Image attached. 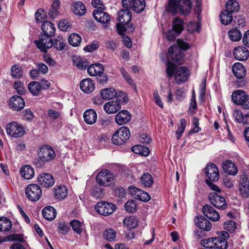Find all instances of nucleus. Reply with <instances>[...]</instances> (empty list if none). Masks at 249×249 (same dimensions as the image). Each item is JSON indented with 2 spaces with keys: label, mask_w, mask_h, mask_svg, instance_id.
Returning a JSON list of instances; mask_svg holds the SVG:
<instances>
[{
  "label": "nucleus",
  "mask_w": 249,
  "mask_h": 249,
  "mask_svg": "<svg viewBox=\"0 0 249 249\" xmlns=\"http://www.w3.org/2000/svg\"><path fill=\"white\" fill-rule=\"evenodd\" d=\"M131 18V13L128 9H122L118 12V20L119 23L116 25L119 34L123 35L127 29L130 32L134 30L132 25L129 24Z\"/></svg>",
  "instance_id": "obj_2"
},
{
  "label": "nucleus",
  "mask_w": 249,
  "mask_h": 249,
  "mask_svg": "<svg viewBox=\"0 0 249 249\" xmlns=\"http://www.w3.org/2000/svg\"><path fill=\"white\" fill-rule=\"evenodd\" d=\"M228 247V242L222 237H215L214 248L218 249H226Z\"/></svg>",
  "instance_id": "obj_46"
},
{
  "label": "nucleus",
  "mask_w": 249,
  "mask_h": 249,
  "mask_svg": "<svg viewBox=\"0 0 249 249\" xmlns=\"http://www.w3.org/2000/svg\"><path fill=\"white\" fill-rule=\"evenodd\" d=\"M121 108L120 101H110L106 103L104 109L108 114H113L118 112Z\"/></svg>",
  "instance_id": "obj_18"
},
{
  "label": "nucleus",
  "mask_w": 249,
  "mask_h": 249,
  "mask_svg": "<svg viewBox=\"0 0 249 249\" xmlns=\"http://www.w3.org/2000/svg\"><path fill=\"white\" fill-rule=\"evenodd\" d=\"M28 88L30 92L34 96L39 95L41 91V85L38 82H31L28 84Z\"/></svg>",
  "instance_id": "obj_38"
},
{
  "label": "nucleus",
  "mask_w": 249,
  "mask_h": 249,
  "mask_svg": "<svg viewBox=\"0 0 249 249\" xmlns=\"http://www.w3.org/2000/svg\"><path fill=\"white\" fill-rule=\"evenodd\" d=\"M59 0H53L51 5V9L50 10L49 14L50 17L54 18L57 15V10L59 8Z\"/></svg>",
  "instance_id": "obj_51"
},
{
  "label": "nucleus",
  "mask_w": 249,
  "mask_h": 249,
  "mask_svg": "<svg viewBox=\"0 0 249 249\" xmlns=\"http://www.w3.org/2000/svg\"><path fill=\"white\" fill-rule=\"evenodd\" d=\"M21 176L26 179H30L34 176V170L30 165H25L20 169Z\"/></svg>",
  "instance_id": "obj_35"
},
{
  "label": "nucleus",
  "mask_w": 249,
  "mask_h": 249,
  "mask_svg": "<svg viewBox=\"0 0 249 249\" xmlns=\"http://www.w3.org/2000/svg\"><path fill=\"white\" fill-rule=\"evenodd\" d=\"M37 181L41 186L45 188L52 187L54 182L53 176L49 173H42L39 175Z\"/></svg>",
  "instance_id": "obj_14"
},
{
  "label": "nucleus",
  "mask_w": 249,
  "mask_h": 249,
  "mask_svg": "<svg viewBox=\"0 0 249 249\" xmlns=\"http://www.w3.org/2000/svg\"><path fill=\"white\" fill-rule=\"evenodd\" d=\"M42 213L43 217L47 220L52 221L54 219L56 215L55 210L51 206L44 208Z\"/></svg>",
  "instance_id": "obj_33"
},
{
  "label": "nucleus",
  "mask_w": 249,
  "mask_h": 249,
  "mask_svg": "<svg viewBox=\"0 0 249 249\" xmlns=\"http://www.w3.org/2000/svg\"><path fill=\"white\" fill-rule=\"evenodd\" d=\"M73 63L74 65L81 70L86 68L89 65L86 60L79 57H77L73 59Z\"/></svg>",
  "instance_id": "obj_55"
},
{
  "label": "nucleus",
  "mask_w": 249,
  "mask_h": 249,
  "mask_svg": "<svg viewBox=\"0 0 249 249\" xmlns=\"http://www.w3.org/2000/svg\"><path fill=\"white\" fill-rule=\"evenodd\" d=\"M130 137V131L128 128L125 126L121 127L117 130L112 137V141L116 145H121L124 143Z\"/></svg>",
  "instance_id": "obj_6"
},
{
  "label": "nucleus",
  "mask_w": 249,
  "mask_h": 249,
  "mask_svg": "<svg viewBox=\"0 0 249 249\" xmlns=\"http://www.w3.org/2000/svg\"><path fill=\"white\" fill-rule=\"evenodd\" d=\"M239 193L243 198L249 197V180L246 175L242 176L239 186Z\"/></svg>",
  "instance_id": "obj_16"
},
{
  "label": "nucleus",
  "mask_w": 249,
  "mask_h": 249,
  "mask_svg": "<svg viewBox=\"0 0 249 249\" xmlns=\"http://www.w3.org/2000/svg\"><path fill=\"white\" fill-rule=\"evenodd\" d=\"M41 29L44 33L43 35L51 37L54 35L55 32L54 24L49 21H45L42 23Z\"/></svg>",
  "instance_id": "obj_29"
},
{
  "label": "nucleus",
  "mask_w": 249,
  "mask_h": 249,
  "mask_svg": "<svg viewBox=\"0 0 249 249\" xmlns=\"http://www.w3.org/2000/svg\"><path fill=\"white\" fill-rule=\"evenodd\" d=\"M12 227L11 221L7 217H0V231H9Z\"/></svg>",
  "instance_id": "obj_42"
},
{
  "label": "nucleus",
  "mask_w": 249,
  "mask_h": 249,
  "mask_svg": "<svg viewBox=\"0 0 249 249\" xmlns=\"http://www.w3.org/2000/svg\"><path fill=\"white\" fill-rule=\"evenodd\" d=\"M221 22L224 25L229 24L232 20V14L226 9L221 12L219 16Z\"/></svg>",
  "instance_id": "obj_40"
},
{
  "label": "nucleus",
  "mask_w": 249,
  "mask_h": 249,
  "mask_svg": "<svg viewBox=\"0 0 249 249\" xmlns=\"http://www.w3.org/2000/svg\"><path fill=\"white\" fill-rule=\"evenodd\" d=\"M206 175L208 177L207 180H212L213 182L217 181L219 178V173L217 166L213 163L210 162L204 168Z\"/></svg>",
  "instance_id": "obj_12"
},
{
  "label": "nucleus",
  "mask_w": 249,
  "mask_h": 249,
  "mask_svg": "<svg viewBox=\"0 0 249 249\" xmlns=\"http://www.w3.org/2000/svg\"><path fill=\"white\" fill-rule=\"evenodd\" d=\"M209 199L211 204L218 209L224 210L227 207L225 198L216 193H210Z\"/></svg>",
  "instance_id": "obj_10"
},
{
  "label": "nucleus",
  "mask_w": 249,
  "mask_h": 249,
  "mask_svg": "<svg viewBox=\"0 0 249 249\" xmlns=\"http://www.w3.org/2000/svg\"><path fill=\"white\" fill-rule=\"evenodd\" d=\"M100 93L102 98L105 100L112 99L117 94L115 89L113 88L103 89L101 91Z\"/></svg>",
  "instance_id": "obj_34"
},
{
  "label": "nucleus",
  "mask_w": 249,
  "mask_h": 249,
  "mask_svg": "<svg viewBox=\"0 0 249 249\" xmlns=\"http://www.w3.org/2000/svg\"><path fill=\"white\" fill-rule=\"evenodd\" d=\"M25 194L29 199L36 201L40 198L42 195V190L39 185L36 184H31L26 187Z\"/></svg>",
  "instance_id": "obj_7"
},
{
  "label": "nucleus",
  "mask_w": 249,
  "mask_h": 249,
  "mask_svg": "<svg viewBox=\"0 0 249 249\" xmlns=\"http://www.w3.org/2000/svg\"><path fill=\"white\" fill-rule=\"evenodd\" d=\"M191 8L190 0H169L168 10L173 14L180 13L186 15L190 13Z\"/></svg>",
  "instance_id": "obj_3"
},
{
  "label": "nucleus",
  "mask_w": 249,
  "mask_h": 249,
  "mask_svg": "<svg viewBox=\"0 0 249 249\" xmlns=\"http://www.w3.org/2000/svg\"><path fill=\"white\" fill-rule=\"evenodd\" d=\"M145 7L144 0H134L132 9L138 13L143 11Z\"/></svg>",
  "instance_id": "obj_45"
},
{
  "label": "nucleus",
  "mask_w": 249,
  "mask_h": 249,
  "mask_svg": "<svg viewBox=\"0 0 249 249\" xmlns=\"http://www.w3.org/2000/svg\"><path fill=\"white\" fill-rule=\"evenodd\" d=\"M229 37L232 41H238L242 37L241 32L237 28H232L228 32Z\"/></svg>",
  "instance_id": "obj_44"
},
{
  "label": "nucleus",
  "mask_w": 249,
  "mask_h": 249,
  "mask_svg": "<svg viewBox=\"0 0 249 249\" xmlns=\"http://www.w3.org/2000/svg\"><path fill=\"white\" fill-rule=\"evenodd\" d=\"M14 87L19 94L21 95L25 92L24 84L20 81H18L15 82Z\"/></svg>",
  "instance_id": "obj_64"
},
{
  "label": "nucleus",
  "mask_w": 249,
  "mask_h": 249,
  "mask_svg": "<svg viewBox=\"0 0 249 249\" xmlns=\"http://www.w3.org/2000/svg\"><path fill=\"white\" fill-rule=\"evenodd\" d=\"M13 241L23 242L24 241L23 235L21 234H12L4 238L0 237V244L6 241Z\"/></svg>",
  "instance_id": "obj_47"
},
{
  "label": "nucleus",
  "mask_w": 249,
  "mask_h": 249,
  "mask_svg": "<svg viewBox=\"0 0 249 249\" xmlns=\"http://www.w3.org/2000/svg\"><path fill=\"white\" fill-rule=\"evenodd\" d=\"M224 172L228 175L235 176L238 173V169L234 163L231 160H226L222 164Z\"/></svg>",
  "instance_id": "obj_22"
},
{
  "label": "nucleus",
  "mask_w": 249,
  "mask_h": 249,
  "mask_svg": "<svg viewBox=\"0 0 249 249\" xmlns=\"http://www.w3.org/2000/svg\"><path fill=\"white\" fill-rule=\"evenodd\" d=\"M126 211L130 213H134L136 211V204L133 200H128L124 205Z\"/></svg>",
  "instance_id": "obj_60"
},
{
  "label": "nucleus",
  "mask_w": 249,
  "mask_h": 249,
  "mask_svg": "<svg viewBox=\"0 0 249 249\" xmlns=\"http://www.w3.org/2000/svg\"><path fill=\"white\" fill-rule=\"evenodd\" d=\"M9 105L11 108L18 111L24 107L25 103L20 96L15 95L11 98Z\"/></svg>",
  "instance_id": "obj_24"
},
{
  "label": "nucleus",
  "mask_w": 249,
  "mask_h": 249,
  "mask_svg": "<svg viewBox=\"0 0 249 249\" xmlns=\"http://www.w3.org/2000/svg\"><path fill=\"white\" fill-rule=\"evenodd\" d=\"M5 130L8 136L16 138L22 137L25 133L22 125L16 122L8 123Z\"/></svg>",
  "instance_id": "obj_5"
},
{
  "label": "nucleus",
  "mask_w": 249,
  "mask_h": 249,
  "mask_svg": "<svg viewBox=\"0 0 249 249\" xmlns=\"http://www.w3.org/2000/svg\"><path fill=\"white\" fill-rule=\"evenodd\" d=\"M232 72L237 78L241 79L246 75V70L240 63H236L232 66Z\"/></svg>",
  "instance_id": "obj_31"
},
{
  "label": "nucleus",
  "mask_w": 249,
  "mask_h": 249,
  "mask_svg": "<svg viewBox=\"0 0 249 249\" xmlns=\"http://www.w3.org/2000/svg\"><path fill=\"white\" fill-rule=\"evenodd\" d=\"M140 180L141 183L146 187H150L154 182L153 177L148 173H144L140 178Z\"/></svg>",
  "instance_id": "obj_37"
},
{
  "label": "nucleus",
  "mask_w": 249,
  "mask_h": 249,
  "mask_svg": "<svg viewBox=\"0 0 249 249\" xmlns=\"http://www.w3.org/2000/svg\"><path fill=\"white\" fill-rule=\"evenodd\" d=\"M83 117L85 122L89 124H94L97 118L96 112L92 109L86 110L84 113Z\"/></svg>",
  "instance_id": "obj_28"
},
{
  "label": "nucleus",
  "mask_w": 249,
  "mask_h": 249,
  "mask_svg": "<svg viewBox=\"0 0 249 249\" xmlns=\"http://www.w3.org/2000/svg\"><path fill=\"white\" fill-rule=\"evenodd\" d=\"M53 46L57 50L62 51L64 48V40L62 36H57V38L53 41Z\"/></svg>",
  "instance_id": "obj_53"
},
{
  "label": "nucleus",
  "mask_w": 249,
  "mask_h": 249,
  "mask_svg": "<svg viewBox=\"0 0 249 249\" xmlns=\"http://www.w3.org/2000/svg\"><path fill=\"white\" fill-rule=\"evenodd\" d=\"M11 74L13 77L16 78H20L23 74V71L20 66L15 65L11 67Z\"/></svg>",
  "instance_id": "obj_56"
},
{
  "label": "nucleus",
  "mask_w": 249,
  "mask_h": 249,
  "mask_svg": "<svg viewBox=\"0 0 249 249\" xmlns=\"http://www.w3.org/2000/svg\"><path fill=\"white\" fill-rule=\"evenodd\" d=\"M81 37L76 33L71 34L69 37L70 44L73 46H78L81 42Z\"/></svg>",
  "instance_id": "obj_52"
},
{
  "label": "nucleus",
  "mask_w": 249,
  "mask_h": 249,
  "mask_svg": "<svg viewBox=\"0 0 249 249\" xmlns=\"http://www.w3.org/2000/svg\"><path fill=\"white\" fill-rule=\"evenodd\" d=\"M178 51V48L176 45L170 46L168 49V57L174 62L181 64L183 60L182 54L180 52H177Z\"/></svg>",
  "instance_id": "obj_17"
},
{
  "label": "nucleus",
  "mask_w": 249,
  "mask_h": 249,
  "mask_svg": "<svg viewBox=\"0 0 249 249\" xmlns=\"http://www.w3.org/2000/svg\"><path fill=\"white\" fill-rule=\"evenodd\" d=\"M71 23L68 19L60 20L58 23L59 28L63 31H69L71 28Z\"/></svg>",
  "instance_id": "obj_59"
},
{
  "label": "nucleus",
  "mask_w": 249,
  "mask_h": 249,
  "mask_svg": "<svg viewBox=\"0 0 249 249\" xmlns=\"http://www.w3.org/2000/svg\"><path fill=\"white\" fill-rule=\"evenodd\" d=\"M115 119L117 124L123 125L130 121L131 115L126 110H123L116 115Z\"/></svg>",
  "instance_id": "obj_20"
},
{
  "label": "nucleus",
  "mask_w": 249,
  "mask_h": 249,
  "mask_svg": "<svg viewBox=\"0 0 249 249\" xmlns=\"http://www.w3.org/2000/svg\"><path fill=\"white\" fill-rule=\"evenodd\" d=\"M247 95L244 90H237L232 93L231 99L234 103L241 106Z\"/></svg>",
  "instance_id": "obj_32"
},
{
  "label": "nucleus",
  "mask_w": 249,
  "mask_h": 249,
  "mask_svg": "<svg viewBox=\"0 0 249 249\" xmlns=\"http://www.w3.org/2000/svg\"><path fill=\"white\" fill-rule=\"evenodd\" d=\"M225 7L226 9L231 14L239 9V4L235 0H229L226 3Z\"/></svg>",
  "instance_id": "obj_43"
},
{
  "label": "nucleus",
  "mask_w": 249,
  "mask_h": 249,
  "mask_svg": "<svg viewBox=\"0 0 249 249\" xmlns=\"http://www.w3.org/2000/svg\"><path fill=\"white\" fill-rule=\"evenodd\" d=\"M179 123L180 124L178 126V129L176 131L177 139H179L182 136L186 125V121L184 119H181Z\"/></svg>",
  "instance_id": "obj_61"
},
{
  "label": "nucleus",
  "mask_w": 249,
  "mask_h": 249,
  "mask_svg": "<svg viewBox=\"0 0 249 249\" xmlns=\"http://www.w3.org/2000/svg\"><path fill=\"white\" fill-rule=\"evenodd\" d=\"M123 223L128 228L133 229L136 228L138 226V220L135 216H131L124 218Z\"/></svg>",
  "instance_id": "obj_39"
},
{
  "label": "nucleus",
  "mask_w": 249,
  "mask_h": 249,
  "mask_svg": "<svg viewBox=\"0 0 249 249\" xmlns=\"http://www.w3.org/2000/svg\"><path fill=\"white\" fill-rule=\"evenodd\" d=\"M128 190L131 195L136 199L142 201H148L151 198L150 195L147 192L136 187L129 186Z\"/></svg>",
  "instance_id": "obj_11"
},
{
  "label": "nucleus",
  "mask_w": 249,
  "mask_h": 249,
  "mask_svg": "<svg viewBox=\"0 0 249 249\" xmlns=\"http://www.w3.org/2000/svg\"><path fill=\"white\" fill-rule=\"evenodd\" d=\"M72 10L75 15L80 16L84 15L86 12L85 5L80 1L74 3L73 5Z\"/></svg>",
  "instance_id": "obj_41"
},
{
  "label": "nucleus",
  "mask_w": 249,
  "mask_h": 249,
  "mask_svg": "<svg viewBox=\"0 0 249 249\" xmlns=\"http://www.w3.org/2000/svg\"><path fill=\"white\" fill-rule=\"evenodd\" d=\"M233 116L238 123L249 125V113L243 114L241 110L234 109Z\"/></svg>",
  "instance_id": "obj_25"
},
{
  "label": "nucleus",
  "mask_w": 249,
  "mask_h": 249,
  "mask_svg": "<svg viewBox=\"0 0 249 249\" xmlns=\"http://www.w3.org/2000/svg\"><path fill=\"white\" fill-rule=\"evenodd\" d=\"M38 160L34 161L35 164L38 167H41L44 164L53 160L55 157V153L53 149L48 145L41 147L38 152Z\"/></svg>",
  "instance_id": "obj_4"
},
{
  "label": "nucleus",
  "mask_w": 249,
  "mask_h": 249,
  "mask_svg": "<svg viewBox=\"0 0 249 249\" xmlns=\"http://www.w3.org/2000/svg\"><path fill=\"white\" fill-rule=\"evenodd\" d=\"M215 237L214 238H209L202 240L200 242V244L206 248V249L214 248V246Z\"/></svg>",
  "instance_id": "obj_57"
},
{
  "label": "nucleus",
  "mask_w": 249,
  "mask_h": 249,
  "mask_svg": "<svg viewBox=\"0 0 249 249\" xmlns=\"http://www.w3.org/2000/svg\"><path fill=\"white\" fill-rule=\"evenodd\" d=\"M233 54L238 60H246L249 56L248 49L243 46H239L234 49Z\"/></svg>",
  "instance_id": "obj_21"
},
{
  "label": "nucleus",
  "mask_w": 249,
  "mask_h": 249,
  "mask_svg": "<svg viewBox=\"0 0 249 249\" xmlns=\"http://www.w3.org/2000/svg\"><path fill=\"white\" fill-rule=\"evenodd\" d=\"M104 71L103 65L99 63L91 65L87 69L88 74L91 76L100 75L103 73Z\"/></svg>",
  "instance_id": "obj_30"
},
{
  "label": "nucleus",
  "mask_w": 249,
  "mask_h": 249,
  "mask_svg": "<svg viewBox=\"0 0 249 249\" xmlns=\"http://www.w3.org/2000/svg\"><path fill=\"white\" fill-rule=\"evenodd\" d=\"M166 71L168 77L175 76L176 82L178 84L186 81L189 76V71L185 67H177L170 61L167 64Z\"/></svg>",
  "instance_id": "obj_1"
},
{
  "label": "nucleus",
  "mask_w": 249,
  "mask_h": 249,
  "mask_svg": "<svg viewBox=\"0 0 249 249\" xmlns=\"http://www.w3.org/2000/svg\"><path fill=\"white\" fill-rule=\"evenodd\" d=\"M224 228L227 231L232 232L236 228V224L233 220H229L225 222Z\"/></svg>",
  "instance_id": "obj_63"
},
{
  "label": "nucleus",
  "mask_w": 249,
  "mask_h": 249,
  "mask_svg": "<svg viewBox=\"0 0 249 249\" xmlns=\"http://www.w3.org/2000/svg\"><path fill=\"white\" fill-rule=\"evenodd\" d=\"M96 211L101 215H108L112 213L116 209L115 204L105 201L98 202L95 206Z\"/></svg>",
  "instance_id": "obj_8"
},
{
  "label": "nucleus",
  "mask_w": 249,
  "mask_h": 249,
  "mask_svg": "<svg viewBox=\"0 0 249 249\" xmlns=\"http://www.w3.org/2000/svg\"><path fill=\"white\" fill-rule=\"evenodd\" d=\"M173 30L177 33V34H180L183 30V21L178 18H176L174 19L172 24Z\"/></svg>",
  "instance_id": "obj_49"
},
{
  "label": "nucleus",
  "mask_w": 249,
  "mask_h": 249,
  "mask_svg": "<svg viewBox=\"0 0 249 249\" xmlns=\"http://www.w3.org/2000/svg\"><path fill=\"white\" fill-rule=\"evenodd\" d=\"M120 71L123 77L126 81V82L130 85L134 86V89L136 90V85L134 84L133 80L131 76L128 73V72L125 70L124 68H121Z\"/></svg>",
  "instance_id": "obj_58"
},
{
  "label": "nucleus",
  "mask_w": 249,
  "mask_h": 249,
  "mask_svg": "<svg viewBox=\"0 0 249 249\" xmlns=\"http://www.w3.org/2000/svg\"><path fill=\"white\" fill-rule=\"evenodd\" d=\"M131 150L134 153L144 156H147L149 154L150 150L149 148L145 146L142 145H136L131 148Z\"/></svg>",
  "instance_id": "obj_36"
},
{
  "label": "nucleus",
  "mask_w": 249,
  "mask_h": 249,
  "mask_svg": "<svg viewBox=\"0 0 249 249\" xmlns=\"http://www.w3.org/2000/svg\"><path fill=\"white\" fill-rule=\"evenodd\" d=\"M94 18L98 22L106 23L109 21L110 18L109 15L104 12L102 10H95L93 12Z\"/></svg>",
  "instance_id": "obj_27"
},
{
  "label": "nucleus",
  "mask_w": 249,
  "mask_h": 249,
  "mask_svg": "<svg viewBox=\"0 0 249 249\" xmlns=\"http://www.w3.org/2000/svg\"><path fill=\"white\" fill-rule=\"evenodd\" d=\"M81 89L86 93H90L95 89V85L93 80L90 78H86L82 80L80 83Z\"/></svg>",
  "instance_id": "obj_23"
},
{
  "label": "nucleus",
  "mask_w": 249,
  "mask_h": 249,
  "mask_svg": "<svg viewBox=\"0 0 249 249\" xmlns=\"http://www.w3.org/2000/svg\"><path fill=\"white\" fill-rule=\"evenodd\" d=\"M47 114L49 117L52 120H56L62 116V112L59 110H55L53 109H50L47 111Z\"/></svg>",
  "instance_id": "obj_62"
},
{
  "label": "nucleus",
  "mask_w": 249,
  "mask_h": 249,
  "mask_svg": "<svg viewBox=\"0 0 249 249\" xmlns=\"http://www.w3.org/2000/svg\"><path fill=\"white\" fill-rule=\"evenodd\" d=\"M71 226L77 234H80L83 228V224L77 219H73L70 222Z\"/></svg>",
  "instance_id": "obj_50"
},
{
  "label": "nucleus",
  "mask_w": 249,
  "mask_h": 249,
  "mask_svg": "<svg viewBox=\"0 0 249 249\" xmlns=\"http://www.w3.org/2000/svg\"><path fill=\"white\" fill-rule=\"evenodd\" d=\"M113 180V175L107 170H102L96 177V181L100 185L107 186Z\"/></svg>",
  "instance_id": "obj_9"
},
{
  "label": "nucleus",
  "mask_w": 249,
  "mask_h": 249,
  "mask_svg": "<svg viewBox=\"0 0 249 249\" xmlns=\"http://www.w3.org/2000/svg\"><path fill=\"white\" fill-rule=\"evenodd\" d=\"M195 222L197 227L203 230L209 231L212 228L211 222L202 215L196 216Z\"/></svg>",
  "instance_id": "obj_19"
},
{
  "label": "nucleus",
  "mask_w": 249,
  "mask_h": 249,
  "mask_svg": "<svg viewBox=\"0 0 249 249\" xmlns=\"http://www.w3.org/2000/svg\"><path fill=\"white\" fill-rule=\"evenodd\" d=\"M103 236L105 240L113 241H114L116 238V232L113 229H108L104 231Z\"/></svg>",
  "instance_id": "obj_54"
},
{
  "label": "nucleus",
  "mask_w": 249,
  "mask_h": 249,
  "mask_svg": "<svg viewBox=\"0 0 249 249\" xmlns=\"http://www.w3.org/2000/svg\"><path fill=\"white\" fill-rule=\"evenodd\" d=\"M233 116L238 123L249 125V113L243 114L241 110L234 109Z\"/></svg>",
  "instance_id": "obj_26"
},
{
  "label": "nucleus",
  "mask_w": 249,
  "mask_h": 249,
  "mask_svg": "<svg viewBox=\"0 0 249 249\" xmlns=\"http://www.w3.org/2000/svg\"><path fill=\"white\" fill-rule=\"evenodd\" d=\"M37 47L42 52H46L53 46V41L51 36L42 35L39 40L35 41Z\"/></svg>",
  "instance_id": "obj_13"
},
{
  "label": "nucleus",
  "mask_w": 249,
  "mask_h": 249,
  "mask_svg": "<svg viewBox=\"0 0 249 249\" xmlns=\"http://www.w3.org/2000/svg\"><path fill=\"white\" fill-rule=\"evenodd\" d=\"M202 212L205 216L213 221H217L220 218L218 213L209 205L203 207Z\"/></svg>",
  "instance_id": "obj_15"
},
{
  "label": "nucleus",
  "mask_w": 249,
  "mask_h": 249,
  "mask_svg": "<svg viewBox=\"0 0 249 249\" xmlns=\"http://www.w3.org/2000/svg\"><path fill=\"white\" fill-rule=\"evenodd\" d=\"M67 190L65 186H58L54 189V194L57 199H64L67 195Z\"/></svg>",
  "instance_id": "obj_48"
}]
</instances>
